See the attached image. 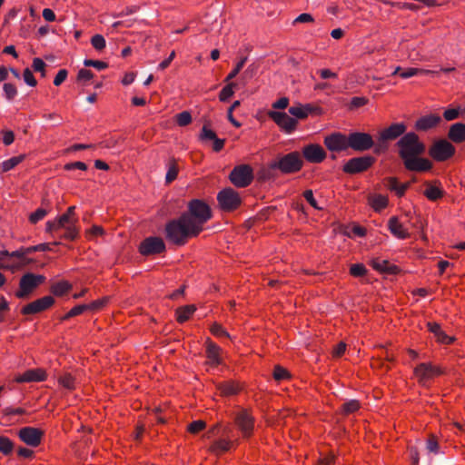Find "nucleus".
I'll use <instances>...</instances> for the list:
<instances>
[{
    "label": "nucleus",
    "mask_w": 465,
    "mask_h": 465,
    "mask_svg": "<svg viewBox=\"0 0 465 465\" xmlns=\"http://www.w3.org/2000/svg\"><path fill=\"white\" fill-rule=\"evenodd\" d=\"M104 231L100 225H93L87 232L86 236L88 239L104 235Z\"/></svg>",
    "instance_id": "61"
},
{
    "label": "nucleus",
    "mask_w": 465,
    "mask_h": 465,
    "mask_svg": "<svg viewBox=\"0 0 465 465\" xmlns=\"http://www.w3.org/2000/svg\"><path fill=\"white\" fill-rule=\"evenodd\" d=\"M302 156L311 163H320L326 158V152L318 143H310L302 148Z\"/></svg>",
    "instance_id": "17"
},
{
    "label": "nucleus",
    "mask_w": 465,
    "mask_h": 465,
    "mask_svg": "<svg viewBox=\"0 0 465 465\" xmlns=\"http://www.w3.org/2000/svg\"><path fill=\"white\" fill-rule=\"evenodd\" d=\"M216 137V134L212 129H210L206 124L203 126L202 132L200 134V139L202 141H213Z\"/></svg>",
    "instance_id": "55"
},
{
    "label": "nucleus",
    "mask_w": 465,
    "mask_h": 465,
    "mask_svg": "<svg viewBox=\"0 0 465 465\" xmlns=\"http://www.w3.org/2000/svg\"><path fill=\"white\" fill-rule=\"evenodd\" d=\"M425 190L423 192V194L425 197L432 202L438 201L441 199L444 195V191L440 186V183L438 181H435L434 183H425Z\"/></svg>",
    "instance_id": "26"
},
{
    "label": "nucleus",
    "mask_w": 465,
    "mask_h": 465,
    "mask_svg": "<svg viewBox=\"0 0 465 465\" xmlns=\"http://www.w3.org/2000/svg\"><path fill=\"white\" fill-rule=\"evenodd\" d=\"M246 60H247V58L243 57L236 64L233 70L226 76L225 82H230L240 73V71L242 69L244 64L246 63Z\"/></svg>",
    "instance_id": "57"
},
{
    "label": "nucleus",
    "mask_w": 465,
    "mask_h": 465,
    "mask_svg": "<svg viewBox=\"0 0 465 465\" xmlns=\"http://www.w3.org/2000/svg\"><path fill=\"white\" fill-rule=\"evenodd\" d=\"M217 389L222 396L228 397L238 394L241 391L242 387L238 382L234 381H227L219 383L217 385Z\"/></svg>",
    "instance_id": "28"
},
{
    "label": "nucleus",
    "mask_w": 465,
    "mask_h": 465,
    "mask_svg": "<svg viewBox=\"0 0 465 465\" xmlns=\"http://www.w3.org/2000/svg\"><path fill=\"white\" fill-rule=\"evenodd\" d=\"M18 435L25 444L37 447L41 443L43 431L37 428L25 427L19 430Z\"/></svg>",
    "instance_id": "19"
},
{
    "label": "nucleus",
    "mask_w": 465,
    "mask_h": 465,
    "mask_svg": "<svg viewBox=\"0 0 465 465\" xmlns=\"http://www.w3.org/2000/svg\"><path fill=\"white\" fill-rule=\"evenodd\" d=\"M3 89L7 100H13L17 94L16 87L13 84L5 83Z\"/></svg>",
    "instance_id": "59"
},
{
    "label": "nucleus",
    "mask_w": 465,
    "mask_h": 465,
    "mask_svg": "<svg viewBox=\"0 0 465 465\" xmlns=\"http://www.w3.org/2000/svg\"><path fill=\"white\" fill-rule=\"evenodd\" d=\"M234 421L243 437H250L252 435L254 428V418L248 410L242 409L238 411L235 414Z\"/></svg>",
    "instance_id": "9"
},
{
    "label": "nucleus",
    "mask_w": 465,
    "mask_h": 465,
    "mask_svg": "<svg viewBox=\"0 0 465 465\" xmlns=\"http://www.w3.org/2000/svg\"><path fill=\"white\" fill-rule=\"evenodd\" d=\"M398 74H400V76L402 79H408L412 76H416V75H420V74L437 75L439 74V71L416 68V67H410L405 70H401V66H397L395 68V70L393 71L392 75H396Z\"/></svg>",
    "instance_id": "25"
},
{
    "label": "nucleus",
    "mask_w": 465,
    "mask_h": 465,
    "mask_svg": "<svg viewBox=\"0 0 465 465\" xmlns=\"http://www.w3.org/2000/svg\"><path fill=\"white\" fill-rule=\"evenodd\" d=\"M195 227L188 221L187 216L182 214L178 219H173L166 223V239L176 245H183L189 238L195 237L200 233Z\"/></svg>",
    "instance_id": "2"
},
{
    "label": "nucleus",
    "mask_w": 465,
    "mask_h": 465,
    "mask_svg": "<svg viewBox=\"0 0 465 465\" xmlns=\"http://www.w3.org/2000/svg\"><path fill=\"white\" fill-rule=\"evenodd\" d=\"M94 77V74L88 69H80L77 74V81L85 83L90 81Z\"/></svg>",
    "instance_id": "63"
},
{
    "label": "nucleus",
    "mask_w": 465,
    "mask_h": 465,
    "mask_svg": "<svg viewBox=\"0 0 465 465\" xmlns=\"http://www.w3.org/2000/svg\"><path fill=\"white\" fill-rule=\"evenodd\" d=\"M350 273L353 277H362L367 273V269L362 263H354L350 267Z\"/></svg>",
    "instance_id": "48"
},
{
    "label": "nucleus",
    "mask_w": 465,
    "mask_h": 465,
    "mask_svg": "<svg viewBox=\"0 0 465 465\" xmlns=\"http://www.w3.org/2000/svg\"><path fill=\"white\" fill-rule=\"evenodd\" d=\"M241 104V102L240 101H234L232 103V104L229 107L228 109V112H227V118L228 120L235 126V127H240L241 126V124L233 117L232 115V112L237 108L239 107Z\"/></svg>",
    "instance_id": "58"
},
{
    "label": "nucleus",
    "mask_w": 465,
    "mask_h": 465,
    "mask_svg": "<svg viewBox=\"0 0 465 465\" xmlns=\"http://www.w3.org/2000/svg\"><path fill=\"white\" fill-rule=\"evenodd\" d=\"M25 159V155L21 154L18 156H14L8 160L4 161L0 164V169L2 172H8L12 169H14L16 165H18L20 163H22Z\"/></svg>",
    "instance_id": "40"
},
{
    "label": "nucleus",
    "mask_w": 465,
    "mask_h": 465,
    "mask_svg": "<svg viewBox=\"0 0 465 465\" xmlns=\"http://www.w3.org/2000/svg\"><path fill=\"white\" fill-rule=\"evenodd\" d=\"M335 462V457L332 453L321 455L316 465H333Z\"/></svg>",
    "instance_id": "64"
},
{
    "label": "nucleus",
    "mask_w": 465,
    "mask_h": 465,
    "mask_svg": "<svg viewBox=\"0 0 465 465\" xmlns=\"http://www.w3.org/2000/svg\"><path fill=\"white\" fill-rule=\"evenodd\" d=\"M448 138L456 143L465 141V124L456 123L450 125L448 133Z\"/></svg>",
    "instance_id": "27"
},
{
    "label": "nucleus",
    "mask_w": 465,
    "mask_h": 465,
    "mask_svg": "<svg viewBox=\"0 0 465 465\" xmlns=\"http://www.w3.org/2000/svg\"><path fill=\"white\" fill-rule=\"evenodd\" d=\"M384 185L390 191L394 192L397 196L401 197L409 188L410 183H400L397 178L388 177L384 180Z\"/></svg>",
    "instance_id": "29"
},
{
    "label": "nucleus",
    "mask_w": 465,
    "mask_h": 465,
    "mask_svg": "<svg viewBox=\"0 0 465 465\" xmlns=\"http://www.w3.org/2000/svg\"><path fill=\"white\" fill-rule=\"evenodd\" d=\"M312 108L309 104L292 106L289 108V113L298 119H305L311 113Z\"/></svg>",
    "instance_id": "37"
},
{
    "label": "nucleus",
    "mask_w": 465,
    "mask_h": 465,
    "mask_svg": "<svg viewBox=\"0 0 465 465\" xmlns=\"http://www.w3.org/2000/svg\"><path fill=\"white\" fill-rule=\"evenodd\" d=\"M396 145L404 167L408 171L422 173L432 168L430 160L420 157L425 153L426 147L415 133H406L399 139Z\"/></svg>",
    "instance_id": "1"
},
{
    "label": "nucleus",
    "mask_w": 465,
    "mask_h": 465,
    "mask_svg": "<svg viewBox=\"0 0 465 465\" xmlns=\"http://www.w3.org/2000/svg\"><path fill=\"white\" fill-rule=\"evenodd\" d=\"M205 354L208 360V363L212 366H218L222 363L221 358V348L216 345L211 339H207L205 341Z\"/></svg>",
    "instance_id": "22"
},
{
    "label": "nucleus",
    "mask_w": 465,
    "mask_h": 465,
    "mask_svg": "<svg viewBox=\"0 0 465 465\" xmlns=\"http://www.w3.org/2000/svg\"><path fill=\"white\" fill-rule=\"evenodd\" d=\"M303 165V162L298 152H292L278 159L272 164V168L279 169L282 173H293L299 172Z\"/></svg>",
    "instance_id": "4"
},
{
    "label": "nucleus",
    "mask_w": 465,
    "mask_h": 465,
    "mask_svg": "<svg viewBox=\"0 0 465 465\" xmlns=\"http://www.w3.org/2000/svg\"><path fill=\"white\" fill-rule=\"evenodd\" d=\"M368 203L375 212H381L388 206L389 199L386 195L372 193L368 196Z\"/></svg>",
    "instance_id": "31"
},
{
    "label": "nucleus",
    "mask_w": 465,
    "mask_h": 465,
    "mask_svg": "<svg viewBox=\"0 0 465 465\" xmlns=\"http://www.w3.org/2000/svg\"><path fill=\"white\" fill-rule=\"evenodd\" d=\"M269 117L285 133H292L297 126V121L283 112L270 111Z\"/></svg>",
    "instance_id": "14"
},
{
    "label": "nucleus",
    "mask_w": 465,
    "mask_h": 465,
    "mask_svg": "<svg viewBox=\"0 0 465 465\" xmlns=\"http://www.w3.org/2000/svg\"><path fill=\"white\" fill-rule=\"evenodd\" d=\"M35 252H38L37 245L21 247L18 250L12 252L11 255L15 257L16 262H23L25 267L28 263L25 256Z\"/></svg>",
    "instance_id": "35"
},
{
    "label": "nucleus",
    "mask_w": 465,
    "mask_h": 465,
    "mask_svg": "<svg viewBox=\"0 0 465 465\" xmlns=\"http://www.w3.org/2000/svg\"><path fill=\"white\" fill-rule=\"evenodd\" d=\"M87 311L85 304H79L73 307L63 318L62 320L65 321L70 318L75 317L77 315L82 314L84 312Z\"/></svg>",
    "instance_id": "52"
},
{
    "label": "nucleus",
    "mask_w": 465,
    "mask_h": 465,
    "mask_svg": "<svg viewBox=\"0 0 465 465\" xmlns=\"http://www.w3.org/2000/svg\"><path fill=\"white\" fill-rule=\"evenodd\" d=\"M440 374V369L431 363H420L414 369V375L422 385H426L430 381Z\"/></svg>",
    "instance_id": "12"
},
{
    "label": "nucleus",
    "mask_w": 465,
    "mask_h": 465,
    "mask_svg": "<svg viewBox=\"0 0 465 465\" xmlns=\"http://www.w3.org/2000/svg\"><path fill=\"white\" fill-rule=\"evenodd\" d=\"M108 301H109L108 297H103L101 299L94 301L88 304H85L86 310L87 311L88 310L89 311H99L107 304Z\"/></svg>",
    "instance_id": "50"
},
{
    "label": "nucleus",
    "mask_w": 465,
    "mask_h": 465,
    "mask_svg": "<svg viewBox=\"0 0 465 465\" xmlns=\"http://www.w3.org/2000/svg\"><path fill=\"white\" fill-rule=\"evenodd\" d=\"M371 265L375 271L380 272L396 273L398 271L396 265L391 264L387 260L380 258L373 259L371 262Z\"/></svg>",
    "instance_id": "32"
},
{
    "label": "nucleus",
    "mask_w": 465,
    "mask_h": 465,
    "mask_svg": "<svg viewBox=\"0 0 465 465\" xmlns=\"http://www.w3.org/2000/svg\"><path fill=\"white\" fill-rule=\"evenodd\" d=\"M206 426V423L202 420H194L193 422H191L189 425H188V431L190 433H193V434H196L198 432H200L201 430H203Z\"/></svg>",
    "instance_id": "56"
},
{
    "label": "nucleus",
    "mask_w": 465,
    "mask_h": 465,
    "mask_svg": "<svg viewBox=\"0 0 465 465\" xmlns=\"http://www.w3.org/2000/svg\"><path fill=\"white\" fill-rule=\"evenodd\" d=\"M45 280V278L43 275L25 273L20 279L19 290L15 293L16 297L20 299L27 297Z\"/></svg>",
    "instance_id": "5"
},
{
    "label": "nucleus",
    "mask_w": 465,
    "mask_h": 465,
    "mask_svg": "<svg viewBox=\"0 0 465 465\" xmlns=\"http://www.w3.org/2000/svg\"><path fill=\"white\" fill-rule=\"evenodd\" d=\"M217 201L222 210L231 212L241 204L239 193L232 188L222 190L217 195Z\"/></svg>",
    "instance_id": "7"
},
{
    "label": "nucleus",
    "mask_w": 465,
    "mask_h": 465,
    "mask_svg": "<svg viewBox=\"0 0 465 465\" xmlns=\"http://www.w3.org/2000/svg\"><path fill=\"white\" fill-rule=\"evenodd\" d=\"M441 122V117L439 114H428L419 118L415 123V129L417 131H428L436 127Z\"/></svg>",
    "instance_id": "23"
},
{
    "label": "nucleus",
    "mask_w": 465,
    "mask_h": 465,
    "mask_svg": "<svg viewBox=\"0 0 465 465\" xmlns=\"http://www.w3.org/2000/svg\"><path fill=\"white\" fill-rule=\"evenodd\" d=\"M374 163V158L371 156H361L350 159L343 165V172L346 173L353 174L368 170Z\"/></svg>",
    "instance_id": "11"
},
{
    "label": "nucleus",
    "mask_w": 465,
    "mask_h": 465,
    "mask_svg": "<svg viewBox=\"0 0 465 465\" xmlns=\"http://www.w3.org/2000/svg\"><path fill=\"white\" fill-rule=\"evenodd\" d=\"M252 169L247 164L234 167L230 173L231 182L240 188L248 186L252 183Z\"/></svg>",
    "instance_id": "8"
},
{
    "label": "nucleus",
    "mask_w": 465,
    "mask_h": 465,
    "mask_svg": "<svg viewBox=\"0 0 465 465\" xmlns=\"http://www.w3.org/2000/svg\"><path fill=\"white\" fill-rule=\"evenodd\" d=\"M176 123L179 126H187L192 123V115L188 111H183L175 116Z\"/></svg>",
    "instance_id": "47"
},
{
    "label": "nucleus",
    "mask_w": 465,
    "mask_h": 465,
    "mask_svg": "<svg viewBox=\"0 0 465 465\" xmlns=\"http://www.w3.org/2000/svg\"><path fill=\"white\" fill-rule=\"evenodd\" d=\"M179 168L176 162L172 161L168 165V170L165 176L166 183H171L172 182H173L177 178Z\"/></svg>",
    "instance_id": "42"
},
{
    "label": "nucleus",
    "mask_w": 465,
    "mask_h": 465,
    "mask_svg": "<svg viewBox=\"0 0 465 465\" xmlns=\"http://www.w3.org/2000/svg\"><path fill=\"white\" fill-rule=\"evenodd\" d=\"M46 379V372L43 369H32L15 378L18 383L43 381Z\"/></svg>",
    "instance_id": "24"
},
{
    "label": "nucleus",
    "mask_w": 465,
    "mask_h": 465,
    "mask_svg": "<svg viewBox=\"0 0 465 465\" xmlns=\"http://www.w3.org/2000/svg\"><path fill=\"white\" fill-rule=\"evenodd\" d=\"M210 331L213 336L218 337V338H222V337L229 338L230 337V335L226 331V330L221 324H219L217 322H214L211 325Z\"/></svg>",
    "instance_id": "49"
},
{
    "label": "nucleus",
    "mask_w": 465,
    "mask_h": 465,
    "mask_svg": "<svg viewBox=\"0 0 465 465\" xmlns=\"http://www.w3.org/2000/svg\"><path fill=\"white\" fill-rule=\"evenodd\" d=\"M187 216L188 221L194 224L201 232L203 224L212 218V211L209 205L202 200L194 199L188 203V212L183 213Z\"/></svg>",
    "instance_id": "3"
},
{
    "label": "nucleus",
    "mask_w": 465,
    "mask_h": 465,
    "mask_svg": "<svg viewBox=\"0 0 465 465\" xmlns=\"http://www.w3.org/2000/svg\"><path fill=\"white\" fill-rule=\"evenodd\" d=\"M428 330L432 332L440 343L450 344L453 341V338L445 333L440 328V324L436 322H428Z\"/></svg>",
    "instance_id": "30"
},
{
    "label": "nucleus",
    "mask_w": 465,
    "mask_h": 465,
    "mask_svg": "<svg viewBox=\"0 0 465 465\" xmlns=\"http://www.w3.org/2000/svg\"><path fill=\"white\" fill-rule=\"evenodd\" d=\"M54 303V300L52 296H45L24 306L22 313L25 315L39 313L50 308Z\"/></svg>",
    "instance_id": "18"
},
{
    "label": "nucleus",
    "mask_w": 465,
    "mask_h": 465,
    "mask_svg": "<svg viewBox=\"0 0 465 465\" xmlns=\"http://www.w3.org/2000/svg\"><path fill=\"white\" fill-rule=\"evenodd\" d=\"M47 215V211L44 208H38L34 213H32L29 216V221L31 223L35 224L39 221L43 220Z\"/></svg>",
    "instance_id": "54"
},
{
    "label": "nucleus",
    "mask_w": 465,
    "mask_h": 465,
    "mask_svg": "<svg viewBox=\"0 0 465 465\" xmlns=\"http://www.w3.org/2000/svg\"><path fill=\"white\" fill-rule=\"evenodd\" d=\"M407 125L404 123H395L379 133V142L383 143L401 138L405 134Z\"/></svg>",
    "instance_id": "16"
},
{
    "label": "nucleus",
    "mask_w": 465,
    "mask_h": 465,
    "mask_svg": "<svg viewBox=\"0 0 465 465\" xmlns=\"http://www.w3.org/2000/svg\"><path fill=\"white\" fill-rule=\"evenodd\" d=\"M62 227H64L63 224L59 223V219L56 218L53 221H48L45 224V231L46 232L52 233L54 232L58 231L59 229H62Z\"/></svg>",
    "instance_id": "62"
},
{
    "label": "nucleus",
    "mask_w": 465,
    "mask_h": 465,
    "mask_svg": "<svg viewBox=\"0 0 465 465\" xmlns=\"http://www.w3.org/2000/svg\"><path fill=\"white\" fill-rule=\"evenodd\" d=\"M196 307L193 304L181 306L176 309L175 315L179 323L187 322L191 316L195 312Z\"/></svg>",
    "instance_id": "33"
},
{
    "label": "nucleus",
    "mask_w": 465,
    "mask_h": 465,
    "mask_svg": "<svg viewBox=\"0 0 465 465\" xmlns=\"http://www.w3.org/2000/svg\"><path fill=\"white\" fill-rule=\"evenodd\" d=\"M388 229L394 237L401 240L408 239L411 235L408 229L404 227L396 216H392L389 219Z\"/></svg>",
    "instance_id": "21"
},
{
    "label": "nucleus",
    "mask_w": 465,
    "mask_h": 465,
    "mask_svg": "<svg viewBox=\"0 0 465 465\" xmlns=\"http://www.w3.org/2000/svg\"><path fill=\"white\" fill-rule=\"evenodd\" d=\"M455 147L447 140L436 141L429 150V154L437 162H444L455 153Z\"/></svg>",
    "instance_id": "6"
},
{
    "label": "nucleus",
    "mask_w": 465,
    "mask_h": 465,
    "mask_svg": "<svg viewBox=\"0 0 465 465\" xmlns=\"http://www.w3.org/2000/svg\"><path fill=\"white\" fill-rule=\"evenodd\" d=\"M232 441L225 439H221L213 443L211 450L216 454L223 453L231 449Z\"/></svg>",
    "instance_id": "39"
},
{
    "label": "nucleus",
    "mask_w": 465,
    "mask_h": 465,
    "mask_svg": "<svg viewBox=\"0 0 465 465\" xmlns=\"http://www.w3.org/2000/svg\"><path fill=\"white\" fill-rule=\"evenodd\" d=\"M11 254L12 252L6 250L0 251V269L15 272L24 267V262H16Z\"/></svg>",
    "instance_id": "20"
},
{
    "label": "nucleus",
    "mask_w": 465,
    "mask_h": 465,
    "mask_svg": "<svg viewBox=\"0 0 465 465\" xmlns=\"http://www.w3.org/2000/svg\"><path fill=\"white\" fill-rule=\"evenodd\" d=\"M14 450V443L12 440L5 436H0V451L4 455H9Z\"/></svg>",
    "instance_id": "44"
},
{
    "label": "nucleus",
    "mask_w": 465,
    "mask_h": 465,
    "mask_svg": "<svg viewBox=\"0 0 465 465\" xmlns=\"http://www.w3.org/2000/svg\"><path fill=\"white\" fill-rule=\"evenodd\" d=\"M361 407L357 400H351L341 405V411L343 414L348 415L357 411Z\"/></svg>",
    "instance_id": "43"
},
{
    "label": "nucleus",
    "mask_w": 465,
    "mask_h": 465,
    "mask_svg": "<svg viewBox=\"0 0 465 465\" xmlns=\"http://www.w3.org/2000/svg\"><path fill=\"white\" fill-rule=\"evenodd\" d=\"M273 378L278 381H284L290 378L289 371L280 365H276L273 370Z\"/></svg>",
    "instance_id": "51"
},
{
    "label": "nucleus",
    "mask_w": 465,
    "mask_h": 465,
    "mask_svg": "<svg viewBox=\"0 0 465 465\" xmlns=\"http://www.w3.org/2000/svg\"><path fill=\"white\" fill-rule=\"evenodd\" d=\"M58 384L67 391H74L76 388V378L69 372H64L58 377Z\"/></svg>",
    "instance_id": "34"
},
{
    "label": "nucleus",
    "mask_w": 465,
    "mask_h": 465,
    "mask_svg": "<svg viewBox=\"0 0 465 465\" xmlns=\"http://www.w3.org/2000/svg\"><path fill=\"white\" fill-rule=\"evenodd\" d=\"M72 289V284L67 281H60L51 285L50 291L55 296H63Z\"/></svg>",
    "instance_id": "36"
},
{
    "label": "nucleus",
    "mask_w": 465,
    "mask_h": 465,
    "mask_svg": "<svg viewBox=\"0 0 465 465\" xmlns=\"http://www.w3.org/2000/svg\"><path fill=\"white\" fill-rule=\"evenodd\" d=\"M228 84L222 89L219 94V99L221 102L228 101L234 94L235 84L227 82Z\"/></svg>",
    "instance_id": "41"
},
{
    "label": "nucleus",
    "mask_w": 465,
    "mask_h": 465,
    "mask_svg": "<svg viewBox=\"0 0 465 465\" xmlns=\"http://www.w3.org/2000/svg\"><path fill=\"white\" fill-rule=\"evenodd\" d=\"M84 64L88 67H90V66L94 67L100 71L108 67V64L105 62L99 61V60L85 59L84 61Z\"/></svg>",
    "instance_id": "60"
},
{
    "label": "nucleus",
    "mask_w": 465,
    "mask_h": 465,
    "mask_svg": "<svg viewBox=\"0 0 465 465\" xmlns=\"http://www.w3.org/2000/svg\"><path fill=\"white\" fill-rule=\"evenodd\" d=\"M349 148L354 151L363 152L371 149L373 144V139L371 134L366 133L355 132L349 135Z\"/></svg>",
    "instance_id": "10"
},
{
    "label": "nucleus",
    "mask_w": 465,
    "mask_h": 465,
    "mask_svg": "<svg viewBox=\"0 0 465 465\" xmlns=\"http://www.w3.org/2000/svg\"><path fill=\"white\" fill-rule=\"evenodd\" d=\"M165 250V244L160 237H148L145 238L139 246V252L141 254L148 256L153 254H159Z\"/></svg>",
    "instance_id": "13"
},
{
    "label": "nucleus",
    "mask_w": 465,
    "mask_h": 465,
    "mask_svg": "<svg viewBox=\"0 0 465 465\" xmlns=\"http://www.w3.org/2000/svg\"><path fill=\"white\" fill-rule=\"evenodd\" d=\"M324 144L331 152H341L349 148V136L334 133L324 138Z\"/></svg>",
    "instance_id": "15"
},
{
    "label": "nucleus",
    "mask_w": 465,
    "mask_h": 465,
    "mask_svg": "<svg viewBox=\"0 0 465 465\" xmlns=\"http://www.w3.org/2000/svg\"><path fill=\"white\" fill-rule=\"evenodd\" d=\"M65 229V232L62 236V238L65 240L74 241L77 238L79 234V230L76 228L75 224H69L66 227H63Z\"/></svg>",
    "instance_id": "46"
},
{
    "label": "nucleus",
    "mask_w": 465,
    "mask_h": 465,
    "mask_svg": "<svg viewBox=\"0 0 465 465\" xmlns=\"http://www.w3.org/2000/svg\"><path fill=\"white\" fill-rule=\"evenodd\" d=\"M91 44L97 51H102L106 45L105 39L102 35H94L91 38Z\"/></svg>",
    "instance_id": "53"
},
{
    "label": "nucleus",
    "mask_w": 465,
    "mask_h": 465,
    "mask_svg": "<svg viewBox=\"0 0 465 465\" xmlns=\"http://www.w3.org/2000/svg\"><path fill=\"white\" fill-rule=\"evenodd\" d=\"M75 206H70L66 210V212L62 214L61 216L57 217L59 219V223L63 224L64 227L69 224H75L77 222V219L75 216Z\"/></svg>",
    "instance_id": "38"
},
{
    "label": "nucleus",
    "mask_w": 465,
    "mask_h": 465,
    "mask_svg": "<svg viewBox=\"0 0 465 465\" xmlns=\"http://www.w3.org/2000/svg\"><path fill=\"white\" fill-rule=\"evenodd\" d=\"M426 450L429 453L438 454L440 452V446L437 438L434 435H430L426 441Z\"/></svg>",
    "instance_id": "45"
}]
</instances>
